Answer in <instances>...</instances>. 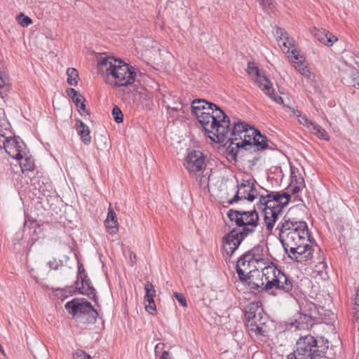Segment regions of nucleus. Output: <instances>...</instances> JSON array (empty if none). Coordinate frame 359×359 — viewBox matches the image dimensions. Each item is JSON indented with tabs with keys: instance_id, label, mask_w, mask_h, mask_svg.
I'll list each match as a JSON object with an SVG mask.
<instances>
[{
	"instance_id": "1",
	"label": "nucleus",
	"mask_w": 359,
	"mask_h": 359,
	"mask_svg": "<svg viewBox=\"0 0 359 359\" xmlns=\"http://www.w3.org/2000/svg\"><path fill=\"white\" fill-rule=\"evenodd\" d=\"M266 196H260L257 205L263 209L264 222L268 231L271 232L275 224L283 217L278 224L276 230H278L279 238L285 233L293 231L304 222L291 219L286 215L283 217V209L288 204L290 194L287 192L267 191Z\"/></svg>"
},
{
	"instance_id": "2",
	"label": "nucleus",
	"mask_w": 359,
	"mask_h": 359,
	"mask_svg": "<svg viewBox=\"0 0 359 359\" xmlns=\"http://www.w3.org/2000/svg\"><path fill=\"white\" fill-rule=\"evenodd\" d=\"M191 111L205 132L212 134L210 139L219 143L225 141L231 122L220 107L204 99H196L191 102Z\"/></svg>"
},
{
	"instance_id": "3",
	"label": "nucleus",
	"mask_w": 359,
	"mask_h": 359,
	"mask_svg": "<svg viewBox=\"0 0 359 359\" xmlns=\"http://www.w3.org/2000/svg\"><path fill=\"white\" fill-rule=\"evenodd\" d=\"M97 67L98 73L105 76L109 83L117 87L130 86L135 81L134 68L114 57L101 56L97 60Z\"/></svg>"
},
{
	"instance_id": "4",
	"label": "nucleus",
	"mask_w": 359,
	"mask_h": 359,
	"mask_svg": "<svg viewBox=\"0 0 359 359\" xmlns=\"http://www.w3.org/2000/svg\"><path fill=\"white\" fill-rule=\"evenodd\" d=\"M259 302H252L245 309L246 326L250 334L262 341H266L269 337L273 327V322L264 313Z\"/></svg>"
},
{
	"instance_id": "5",
	"label": "nucleus",
	"mask_w": 359,
	"mask_h": 359,
	"mask_svg": "<svg viewBox=\"0 0 359 359\" xmlns=\"http://www.w3.org/2000/svg\"><path fill=\"white\" fill-rule=\"evenodd\" d=\"M329 341L325 337L316 339L311 334L301 336L296 342V348L287 359H318L326 353Z\"/></svg>"
},
{
	"instance_id": "6",
	"label": "nucleus",
	"mask_w": 359,
	"mask_h": 359,
	"mask_svg": "<svg viewBox=\"0 0 359 359\" xmlns=\"http://www.w3.org/2000/svg\"><path fill=\"white\" fill-rule=\"evenodd\" d=\"M262 275L266 281V290L276 288L279 290V292H283L293 297V294L291 292L293 289L292 280L276 266L271 264L264 267L262 270Z\"/></svg>"
},
{
	"instance_id": "7",
	"label": "nucleus",
	"mask_w": 359,
	"mask_h": 359,
	"mask_svg": "<svg viewBox=\"0 0 359 359\" xmlns=\"http://www.w3.org/2000/svg\"><path fill=\"white\" fill-rule=\"evenodd\" d=\"M227 216L237 226L242 228L239 231L244 236L255 232L259 224V215L255 209L248 211L230 209Z\"/></svg>"
},
{
	"instance_id": "8",
	"label": "nucleus",
	"mask_w": 359,
	"mask_h": 359,
	"mask_svg": "<svg viewBox=\"0 0 359 359\" xmlns=\"http://www.w3.org/2000/svg\"><path fill=\"white\" fill-rule=\"evenodd\" d=\"M65 309L76 319L81 320L82 318H85L83 320V323H94L96 321L97 311L93 307L90 302L84 298H74L72 301L67 302Z\"/></svg>"
},
{
	"instance_id": "9",
	"label": "nucleus",
	"mask_w": 359,
	"mask_h": 359,
	"mask_svg": "<svg viewBox=\"0 0 359 359\" xmlns=\"http://www.w3.org/2000/svg\"><path fill=\"white\" fill-rule=\"evenodd\" d=\"M250 128L253 130V136L252 137L250 135L245 134L243 140L241 139L238 142H235V147H231L230 149H229V153L236 156L240 148H244L245 150H249L250 152H255L269 147L268 138L262 135L258 130L250 127Z\"/></svg>"
},
{
	"instance_id": "10",
	"label": "nucleus",
	"mask_w": 359,
	"mask_h": 359,
	"mask_svg": "<svg viewBox=\"0 0 359 359\" xmlns=\"http://www.w3.org/2000/svg\"><path fill=\"white\" fill-rule=\"evenodd\" d=\"M0 147H4L6 152L13 158L19 159L25 155L27 147L19 137L13 136L10 130L0 127Z\"/></svg>"
},
{
	"instance_id": "11",
	"label": "nucleus",
	"mask_w": 359,
	"mask_h": 359,
	"mask_svg": "<svg viewBox=\"0 0 359 359\" xmlns=\"http://www.w3.org/2000/svg\"><path fill=\"white\" fill-rule=\"evenodd\" d=\"M248 73L251 76H256L255 82L266 95L278 104L283 103V98L275 93L271 82L265 75H261L259 69L255 63L248 62Z\"/></svg>"
},
{
	"instance_id": "12",
	"label": "nucleus",
	"mask_w": 359,
	"mask_h": 359,
	"mask_svg": "<svg viewBox=\"0 0 359 359\" xmlns=\"http://www.w3.org/2000/svg\"><path fill=\"white\" fill-rule=\"evenodd\" d=\"M284 234L280 235L279 240L285 250L287 251L288 248L291 246L306 243V238L309 236L307 224L306 222H303V224H300L299 226L297 227L296 230Z\"/></svg>"
},
{
	"instance_id": "13",
	"label": "nucleus",
	"mask_w": 359,
	"mask_h": 359,
	"mask_svg": "<svg viewBox=\"0 0 359 359\" xmlns=\"http://www.w3.org/2000/svg\"><path fill=\"white\" fill-rule=\"evenodd\" d=\"M233 229L223 237V257L226 262H229L233 252L238 249L242 241L247 237Z\"/></svg>"
},
{
	"instance_id": "14",
	"label": "nucleus",
	"mask_w": 359,
	"mask_h": 359,
	"mask_svg": "<svg viewBox=\"0 0 359 359\" xmlns=\"http://www.w3.org/2000/svg\"><path fill=\"white\" fill-rule=\"evenodd\" d=\"M184 165L191 175L203 173L206 167L205 156L200 151H192L187 156Z\"/></svg>"
},
{
	"instance_id": "15",
	"label": "nucleus",
	"mask_w": 359,
	"mask_h": 359,
	"mask_svg": "<svg viewBox=\"0 0 359 359\" xmlns=\"http://www.w3.org/2000/svg\"><path fill=\"white\" fill-rule=\"evenodd\" d=\"M315 248L308 243V241L296 246H291L287 249L288 257L299 263H306L313 257Z\"/></svg>"
},
{
	"instance_id": "16",
	"label": "nucleus",
	"mask_w": 359,
	"mask_h": 359,
	"mask_svg": "<svg viewBox=\"0 0 359 359\" xmlns=\"http://www.w3.org/2000/svg\"><path fill=\"white\" fill-rule=\"evenodd\" d=\"M249 125L244 123L241 121L234 123L232 130L229 128V130L226 136V143H229L228 149H230L231 146L234 145V142L238 140L237 136H240L243 133H246L248 130Z\"/></svg>"
},
{
	"instance_id": "17",
	"label": "nucleus",
	"mask_w": 359,
	"mask_h": 359,
	"mask_svg": "<svg viewBox=\"0 0 359 359\" xmlns=\"http://www.w3.org/2000/svg\"><path fill=\"white\" fill-rule=\"evenodd\" d=\"M292 62L297 71H298L302 76L309 78L311 74L309 67L305 64L304 57L299 54V51L294 48L291 50Z\"/></svg>"
},
{
	"instance_id": "18",
	"label": "nucleus",
	"mask_w": 359,
	"mask_h": 359,
	"mask_svg": "<svg viewBox=\"0 0 359 359\" xmlns=\"http://www.w3.org/2000/svg\"><path fill=\"white\" fill-rule=\"evenodd\" d=\"M311 33L318 41L327 46H332L334 42L337 41V36L324 29L313 27Z\"/></svg>"
},
{
	"instance_id": "19",
	"label": "nucleus",
	"mask_w": 359,
	"mask_h": 359,
	"mask_svg": "<svg viewBox=\"0 0 359 359\" xmlns=\"http://www.w3.org/2000/svg\"><path fill=\"white\" fill-rule=\"evenodd\" d=\"M81 286H79L78 280L76 282L77 285L76 288L81 294L87 295L89 298H93L96 301L95 290L91 285L90 280L88 278L87 274L81 275Z\"/></svg>"
},
{
	"instance_id": "20",
	"label": "nucleus",
	"mask_w": 359,
	"mask_h": 359,
	"mask_svg": "<svg viewBox=\"0 0 359 359\" xmlns=\"http://www.w3.org/2000/svg\"><path fill=\"white\" fill-rule=\"evenodd\" d=\"M255 260L254 255L250 252L243 254L236 262V269H242V270L252 271L250 266Z\"/></svg>"
},
{
	"instance_id": "21",
	"label": "nucleus",
	"mask_w": 359,
	"mask_h": 359,
	"mask_svg": "<svg viewBox=\"0 0 359 359\" xmlns=\"http://www.w3.org/2000/svg\"><path fill=\"white\" fill-rule=\"evenodd\" d=\"M22 172L27 171H32L34 169V161L33 158L29 155L27 150L25 155H22V158L18 159Z\"/></svg>"
},
{
	"instance_id": "22",
	"label": "nucleus",
	"mask_w": 359,
	"mask_h": 359,
	"mask_svg": "<svg viewBox=\"0 0 359 359\" xmlns=\"http://www.w3.org/2000/svg\"><path fill=\"white\" fill-rule=\"evenodd\" d=\"M76 129L78 134L81 136L83 142L86 145L89 144L91 142V137L88 127L83 121H79L76 125Z\"/></svg>"
},
{
	"instance_id": "23",
	"label": "nucleus",
	"mask_w": 359,
	"mask_h": 359,
	"mask_svg": "<svg viewBox=\"0 0 359 359\" xmlns=\"http://www.w3.org/2000/svg\"><path fill=\"white\" fill-rule=\"evenodd\" d=\"M313 325V319L309 315L300 314L295 320L294 325L297 330H308Z\"/></svg>"
},
{
	"instance_id": "24",
	"label": "nucleus",
	"mask_w": 359,
	"mask_h": 359,
	"mask_svg": "<svg viewBox=\"0 0 359 359\" xmlns=\"http://www.w3.org/2000/svg\"><path fill=\"white\" fill-rule=\"evenodd\" d=\"M67 95L72 99L78 108L86 111L85 98L74 88L67 90Z\"/></svg>"
},
{
	"instance_id": "25",
	"label": "nucleus",
	"mask_w": 359,
	"mask_h": 359,
	"mask_svg": "<svg viewBox=\"0 0 359 359\" xmlns=\"http://www.w3.org/2000/svg\"><path fill=\"white\" fill-rule=\"evenodd\" d=\"M309 130L311 131V133L317 136L319 139H322L327 141L330 140V136L327 132L315 122H313V124H311V127L309 128Z\"/></svg>"
},
{
	"instance_id": "26",
	"label": "nucleus",
	"mask_w": 359,
	"mask_h": 359,
	"mask_svg": "<svg viewBox=\"0 0 359 359\" xmlns=\"http://www.w3.org/2000/svg\"><path fill=\"white\" fill-rule=\"evenodd\" d=\"M290 183L305 186L304 180L299 174V170L293 166L290 168Z\"/></svg>"
},
{
	"instance_id": "27",
	"label": "nucleus",
	"mask_w": 359,
	"mask_h": 359,
	"mask_svg": "<svg viewBox=\"0 0 359 359\" xmlns=\"http://www.w3.org/2000/svg\"><path fill=\"white\" fill-rule=\"evenodd\" d=\"M67 83L70 86H76L77 85V79L79 77L78 71L74 68H68L67 70Z\"/></svg>"
},
{
	"instance_id": "28",
	"label": "nucleus",
	"mask_w": 359,
	"mask_h": 359,
	"mask_svg": "<svg viewBox=\"0 0 359 359\" xmlns=\"http://www.w3.org/2000/svg\"><path fill=\"white\" fill-rule=\"evenodd\" d=\"M95 144L99 150L103 151L107 149V137L102 135H98L95 137Z\"/></svg>"
},
{
	"instance_id": "29",
	"label": "nucleus",
	"mask_w": 359,
	"mask_h": 359,
	"mask_svg": "<svg viewBox=\"0 0 359 359\" xmlns=\"http://www.w3.org/2000/svg\"><path fill=\"white\" fill-rule=\"evenodd\" d=\"M247 181L249 182L248 186H245V189H249V193L247 195V200L252 202L258 196V192L255 188V183L251 182V180Z\"/></svg>"
},
{
	"instance_id": "30",
	"label": "nucleus",
	"mask_w": 359,
	"mask_h": 359,
	"mask_svg": "<svg viewBox=\"0 0 359 359\" xmlns=\"http://www.w3.org/2000/svg\"><path fill=\"white\" fill-rule=\"evenodd\" d=\"M248 184L249 182L245 180H243L240 184H238L236 194L233 198L229 200V203L233 204V203H236L239 200H242L243 198L240 194L242 193V190L245 189V186H248Z\"/></svg>"
},
{
	"instance_id": "31",
	"label": "nucleus",
	"mask_w": 359,
	"mask_h": 359,
	"mask_svg": "<svg viewBox=\"0 0 359 359\" xmlns=\"http://www.w3.org/2000/svg\"><path fill=\"white\" fill-rule=\"evenodd\" d=\"M144 290L146 292L144 301L154 299V297L156 296V290L154 285L151 283L147 282L144 285Z\"/></svg>"
},
{
	"instance_id": "32",
	"label": "nucleus",
	"mask_w": 359,
	"mask_h": 359,
	"mask_svg": "<svg viewBox=\"0 0 359 359\" xmlns=\"http://www.w3.org/2000/svg\"><path fill=\"white\" fill-rule=\"evenodd\" d=\"M112 116L114 119V121L117 123H122L123 121V114L122 113V111L120 109V108L117 106H115L112 109Z\"/></svg>"
},
{
	"instance_id": "33",
	"label": "nucleus",
	"mask_w": 359,
	"mask_h": 359,
	"mask_svg": "<svg viewBox=\"0 0 359 359\" xmlns=\"http://www.w3.org/2000/svg\"><path fill=\"white\" fill-rule=\"evenodd\" d=\"M251 271H252L242 270L241 268L236 269V273H238L239 279L244 284L248 281V279L251 277V276L249 275Z\"/></svg>"
},
{
	"instance_id": "34",
	"label": "nucleus",
	"mask_w": 359,
	"mask_h": 359,
	"mask_svg": "<svg viewBox=\"0 0 359 359\" xmlns=\"http://www.w3.org/2000/svg\"><path fill=\"white\" fill-rule=\"evenodd\" d=\"M104 225L108 231V232L113 235L116 234L118 230V223L114 222V224H113L111 222L108 220H105Z\"/></svg>"
},
{
	"instance_id": "35",
	"label": "nucleus",
	"mask_w": 359,
	"mask_h": 359,
	"mask_svg": "<svg viewBox=\"0 0 359 359\" xmlns=\"http://www.w3.org/2000/svg\"><path fill=\"white\" fill-rule=\"evenodd\" d=\"M18 22L24 27H28L32 23V20L25 15L23 13H20L18 17Z\"/></svg>"
},
{
	"instance_id": "36",
	"label": "nucleus",
	"mask_w": 359,
	"mask_h": 359,
	"mask_svg": "<svg viewBox=\"0 0 359 359\" xmlns=\"http://www.w3.org/2000/svg\"><path fill=\"white\" fill-rule=\"evenodd\" d=\"M145 309L151 315H155L156 312V304L154 299L144 301Z\"/></svg>"
},
{
	"instance_id": "37",
	"label": "nucleus",
	"mask_w": 359,
	"mask_h": 359,
	"mask_svg": "<svg viewBox=\"0 0 359 359\" xmlns=\"http://www.w3.org/2000/svg\"><path fill=\"white\" fill-rule=\"evenodd\" d=\"M258 2L263 10L272 9L273 8V0H258Z\"/></svg>"
},
{
	"instance_id": "38",
	"label": "nucleus",
	"mask_w": 359,
	"mask_h": 359,
	"mask_svg": "<svg viewBox=\"0 0 359 359\" xmlns=\"http://www.w3.org/2000/svg\"><path fill=\"white\" fill-rule=\"evenodd\" d=\"M288 35V33L280 27H276V36L277 37V41L280 43L281 40L284 39Z\"/></svg>"
},
{
	"instance_id": "39",
	"label": "nucleus",
	"mask_w": 359,
	"mask_h": 359,
	"mask_svg": "<svg viewBox=\"0 0 359 359\" xmlns=\"http://www.w3.org/2000/svg\"><path fill=\"white\" fill-rule=\"evenodd\" d=\"M284 41H283V46L285 48H287L288 50H290V48H293L295 46V41L294 40L289 36V34L283 39ZM289 50H287L288 52Z\"/></svg>"
},
{
	"instance_id": "40",
	"label": "nucleus",
	"mask_w": 359,
	"mask_h": 359,
	"mask_svg": "<svg viewBox=\"0 0 359 359\" xmlns=\"http://www.w3.org/2000/svg\"><path fill=\"white\" fill-rule=\"evenodd\" d=\"M298 121L300 124L306 126L309 129L311 127V124H313V121L309 120L305 115H300L298 117Z\"/></svg>"
},
{
	"instance_id": "41",
	"label": "nucleus",
	"mask_w": 359,
	"mask_h": 359,
	"mask_svg": "<svg viewBox=\"0 0 359 359\" xmlns=\"http://www.w3.org/2000/svg\"><path fill=\"white\" fill-rule=\"evenodd\" d=\"M305 186H299V184L290 183L287 189L291 191L292 194L299 193Z\"/></svg>"
},
{
	"instance_id": "42",
	"label": "nucleus",
	"mask_w": 359,
	"mask_h": 359,
	"mask_svg": "<svg viewBox=\"0 0 359 359\" xmlns=\"http://www.w3.org/2000/svg\"><path fill=\"white\" fill-rule=\"evenodd\" d=\"M105 220L111 222L113 224H114V222H118L116 214L111 207L108 209L107 217Z\"/></svg>"
},
{
	"instance_id": "43",
	"label": "nucleus",
	"mask_w": 359,
	"mask_h": 359,
	"mask_svg": "<svg viewBox=\"0 0 359 359\" xmlns=\"http://www.w3.org/2000/svg\"><path fill=\"white\" fill-rule=\"evenodd\" d=\"M47 265L50 269L57 270L59 266L62 265V262L60 260L57 261L55 258H53L52 260L48 262Z\"/></svg>"
},
{
	"instance_id": "44",
	"label": "nucleus",
	"mask_w": 359,
	"mask_h": 359,
	"mask_svg": "<svg viewBox=\"0 0 359 359\" xmlns=\"http://www.w3.org/2000/svg\"><path fill=\"white\" fill-rule=\"evenodd\" d=\"M174 297L182 306H184V307L187 306V300L182 294L178 293V292H175Z\"/></svg>"
},
{
	"instance_id": "45",
	"label": "nucleus",
	"mask_w": 359,
	"mask_h": 359,
	"mask_svg": "<svg viewBox=\"0 0 359 359\" xmlns=\"http://www.w3.org/2000/svg\"><path fill=\"white\" fill-rule=\"evenodd\" d=\"M245 284L248 285L250 289L254 291L257 290L260 287V285L252 280L251 277L248 279Z\"/></svg>"
},
{
	"instance_id": "46",
	"label": "nucleus",
	"mask_w": 359,
	"mask_h": 359,
	"mask_svg": "<svg viewBox=\"0 0 359 359\" xmlns=\"http://www.w3.org/2000/svg\"><path fill=\"white\" fill-rule=\"evenodd\" d=\"M89 355L86 354L83 351H78L74 355V359H90Z\"/></svg>"
},
{
	"instance_id": "47",
	"label": "nucleus",
	"mask_w": 359,
	"mask_h": 359,
	"mask_svg": "<svg viewBox=\"0 0 359 359\" xmlns=\"http://www.w3.org/2000/svg\"><path fill=\"white\" fill-rule=\"evenodd\" d=\"M353 323L359 330V307L353 312Z\"/></svg>"
},
{
	"instance_id": "48",
	"label": "nucleus",
	"mask_w": 359,
	"mask_h": 359,
	"mask_svg": "<svg viewBox=\"0 0 359 359\" xmlns=\"http://www.w3.org/2000/svg\"><path fill=\"white\" fill-rule=\"evenodd\" d=\"M206 175H208V172L204 175L203 177L200 179V185L202 187L203 185L205 186L208 184V177H206Z\"/></svg>"
},
{
	"instance_id": "49",
	"label": "nucleus",
	"mask_w": 359,
	"mask_h": 359,
	"mask_svg": "<svg viewBox=\"0 0 359 359\" xmlns=\"http://www.w3.org/2000/svg\"><path fill=\"white\" fill-rule=\"evenodd\" d=\"M78 271H79V272H78L77 279L79 280V278L81 279V275L83 276V274H86V273L85 272L84 268L82 264L79 266Z\"/></svg>"
},
{
	"instance_id": "50",
	"label": "nucleus",
	"mask_w": 359,
	"mask_h": 359,
	"mask_svg": "<svg viewBox=\"0 0 359 359\" xmlns=\"http://www.w3.org/2000/svg\"><path fill=\"white\" fill-rule=\"evenodd\" d=\"M130 265L133 266L136 263V255L133 252H130L129 254Z\"/></svg>"
},
{
	"instance_id": "51",
	"label": "nucleus",
	"mask_w": 359,
	"mask_h": 359,
	"mask_svg": "<svg viewBox=\"0 0 359 359\" xmlns=\"http://www.w3.org/2000/svg\"><path fill=\"white\" fill-rule=\"evenodd\" d=\"M355 306L354 308V310L357 309L359 307V290H358L355 297Z\"/></svg>"
},
{
	"instance_id": "52",
	"label": "nucleus",
	"mask_w": 359,
	"mask_h": 359,
	"mask_svg": "<svg viewBox=\"0 0 359 359\" xmlns=\"http://www.w3.org/2000/svg\"><path fill=\"white\" fill-rule=\"evenodd\" d=\"M249 193V189L246 188L242 190V193L240 194L243 199H247V195Z\"/></svg>"
},
{
	"instance_id": "53",
	"label": "nucleus",
	"mask_w": 359,
	"mask_h": 359,
	"mask_svg": "<svg viewBox=\"0 0 359 359\" xmlns=\"http://www.w3.org/2000/svg\"><path fill=\"white\" fill-rule=\"evenodd\" d=\"M168 355H169V353L168 351H164L163 353H162V355L161 356V359H168Z\"/></svg>"
},
{
	"instance_id": "54",
	"label": "nucleus",
	"mask_w": 359,
	"mask_h": 359,
	"mask_svg": "<svg viewBox=\"0 0 359 359\" xmlns=\"http://www.w3.org/2000/svg\"><path fill=\"white\" fill-rule=\"evenodd\" d=\"M294 114L298 118L301 115V112L299 110H295L294 111Z\"/></svg>"
},
{
	"instance_id": "55",
	"label": "nucleus",
	"mask_w": 359,
	"mask_h": 359,
	"mask_svg": "<svg viewBox=\"0 0 359 359\" xmlns=\"http://www.w3.org/2000/svg\"><path fill=\"white\" fill-rule=\"evenodd\" d=\"M355 79H358V82L357 83H354L353 86L357 85L359 88V73L358 72H357V76L355 78Z\"/></svg>"
},
{
	"instance_id": "56",
	"label": "nucleus",
	"mask_w": 359,
	"mask_h": 359,
	"mask_svg": "<svg viewBox=\"0 0 359 359\" xmlns=\"http://www.w3.org/2000/svg\"><path fill=\"white\" fill-rule=\"evenodd\" d=\"M0 351H1V353L3 355H5L3 347H2V346H1V344H0Z\"/></svg>"
},
{
	"instance_id": "57",
	"label": "nucleus",
	"mask_w": 359,
	"mask_h": 359,
	"mask_svg": "<svg viewBox=\"0 0 359 359\" xmlns=\"http://www.w3.org/2000/svg\"><path fill=\"white\" fill-rule=\"evenodd\" d=\"M270 294L273 295V296L278 295V292H271Z\"/></svg>"
}]
</instances>
